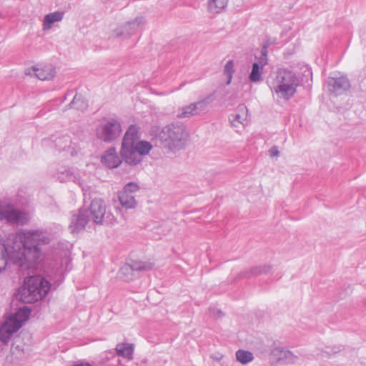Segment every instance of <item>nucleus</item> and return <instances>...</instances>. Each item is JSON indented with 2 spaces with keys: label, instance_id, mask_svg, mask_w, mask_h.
I'll list each match as a JSON object with an SVG mask.
<instances>
[{
  "label": "nucleus",
  "instance_id": "nucleus-10",
  "mask_svg": "<svg viewBox=\"0 0 366 366\" xmlns=\"http://www.w3.org/2000/svg\"><path fill=\"white\" fill-rule=\"evenodd\" d=\"M144 24V19L143 17H137L114 29L113 36L116 38L128 39L134 34L140 26Z\"/></svg>",
  "mask_w": 366,
  "mask_h": 366
},
{
  "label": "nucleus",
  "instance_id": "nucleus-9",
  "mask_svg": "<svg viewBox=\"0 0 366 366\" xmlns=\"http://www.w3.org/2000/svg\"><path fill=\"white\" fill-rule=\"evenodd\" d=\"M139 187L134 182H129L124 187L123 191L119 192L118 199L121 205L128 209H133L137 206L134 193L139 191Z\"/></svg>",
  "mask_w": 366,
  "mask_h": 366
},
{
  "label": "nucleus",
  "instance_id": "nucleus-23",
  "mask_svg": "<svg viewBox=\"0 0 366 366\" xmlns=\"http://www.w3.org/2000/svg\"><path fill=\"white\" fill-rule=\"evenodd\" d=\"M272 269V267L270 265L263 264V265H259L254 267L250 268L249 270H247L245 272H243L241 275L244 277H252L257 276L261 274H267Z\"/></svg>",
  "mask_w": 366,
  "mask_h": 366
},
{
  "label": "nucleus",
  "instance_id": "nucleus-12",
  "mask_svg": "<svg viewBox=\"0 0 366 366\" xmlns=\"http://www.w3.org/2000/svg\"><path fill=\"white\" fill-rule=\"evenodd\" d=\"M270 355L277 362L285 364H295L298 360L297 355L282 347H274L272 350Z\"/></svg>",
  "mask_w": 366,
  "mask_h": 366
},
{
  "label": "nucleus",
  "instance_id": "nucleus-24",
  "mask_svg": "<svg viewBox=\"0 0 366 366\" xmlns=\"http://www.w3.org/2000/svg\"><path fill=\"white\" fill-rule=\"evenodd\" d=\"M212 97L213 94H210L199 101L194 102L197 115L206 114L207 112L209 105L214 100Z\"/></svg>",
  "mask_w": 366,
  "mask_h": 366
},
{
  "label": "nucleus",
  "instance_id": "nucleus-6",
  "mask_svg": "<svg viewBox=\"0 0 366 366\" xmlns=\"http://www.w3.org/2000/svg\"><path fill=\"white\" fill-rule=\"evenodd\" d=\"M137 127L134 125H131L126 132L122 142L120 152L122 158L127 164L130 165H137L142 159L133 145L134 141L137 137Z\"/></svg>",
  "mask_w": 366,
  "mask_h": 366
},
{
  "label": "nucleus",
  "instance_id": "nucleus-33",
  "mask_svg": "<svg viewBox=\"0 0 366 366\" xmlns=\"http://www.w3.org/2000/svg\"><path fill=\"white\" fill-rule=\"evenodd\" d=\"M257 63L259 64V66H260L261 68H263L264 66H265L267 64V56L261 55L260 57L259 58L258 62H257Z\"/></svg>",
  "mask_w": 366,
  "mask_h": 366
},
{
  "label": "nucleus",
  "instance_id": "nucleus-7",
  "mask_svg": "<svg viewBox=\"0 0 366 366\" xmlns=\"http://www.w3.org/2000/svg\"><path fill=\"white\" fill-rule=\"evenodd\" d=\"M6 219L8 222L18 225L26 224L29 219V214L14 209V206L6 202H0V220Z\"/></svg>",
  "mask_w": 366,
  "mask_h": 366
},
{
  "label": "nucleus",
  "instance_id": "nucleus-5",
  "mask_svg": "<svg viewBox=\"0 0 366 366\" xmlns=\"http://www.w3.org/2000/svg\"><path fill=\"white\" fill-rule=\"evenodd\" d=\"M269 81L270 88L284 99H290L296 92L298 79L292 71L281 69L272 74Z\"/></svg>",
  "mask_w": 366,
  "mask_h": 366
},
{
  "label": "nucleus",
  "instance_id": "nucleus-21",
  "mask_svg": "<svg viewBox=\"0 0 366 366\" xmlns=\"http://www.w3.org/2000/svg\"><path fill=\"white\" fill-rule=\"evenodd\" d=\"M63 17L64 12L59 11L46 14L43 21V30L50 29L54 23L61 21Z\"/></svg>",
  "mask_w": 366,
  "mask_h": 366
},
{
  "label": "nucleus",
  "instance_id": "nucleus-37",
  "mask_svg": "<svg viewBox=\"0 0 366 366\" xmlns=\"http://www.w3.org/2000/svg\"><path fill=\"white\" fill-rule=\"evenodd\" d=\"M222 355H221V356L218 358V360L222 359Z\"/></svg>",
  "mask_w": 366,
  "mask_h": 366
},
{
  "label": "nucleus",
  "instance_id": "nucleus-27",
  "mask_svg": "<svg viewBox=\"0 0 366 366\" xmlns=\"http://www.w3.org/2000/svg\"><path fill=\"white\" fill-rule=\"evenodd\" d=\"M88 107L86 101L80 94H76L71 103L66 107L76 109L77 110L84 111Z\"/></svg>",
  "mask_w": 366,
  "mask_h": 366
},
{
  "label": "nucleus",
  "instance_id": "nucleus-15",
  "mask_svg": "<svg viewBox=\"0 0 366 366\" xmlns=\"http://www.w3.org/2000/svg\"><path fill=\"white\" fill-rule=\"evenodd\" d=\"M22 246L19 237L16 234H10L6 239L0 235V253L10 251L9 249H21Z\"/></svg>",
  "mask_w": 366,
  "mask_h": 366
},
{
  "label": "nucleus",
  "instance_id": "nucleus-31",
  "mask_svg": "<svg viewBox=\"0 0 366 366\" xmlns=\"http://www.w3.org/2000/svg\"><path fill=\"white\" fill-rule=\"evenodd\" d=\"M263 68H261L257 63H253L252 71L249 74V79L252 82H259L262 80V70Z\"/></svg>",
  "mask_w": 366,
  "mask_h": 366
},
{
  "label": "nucleus",
  "instance_id": "nucleus-17",
  "mask_svg": "<svg viewBox=\"0 0 366 366\" xmlns=\"http://www.w3.org/2000/svg\"><path fill=\"white\" fill-rule=\"evenodd\" d=\"M55 177L60 182H66L68 181H72L77 183L82 189V191L85 194L88 191V188L84 187L80 182L79 178L70 169H64V171L57 172L55 174Z\"/></svg>",
  "mask_w": 366,
  "mask_h": 366
},
{
  "label": "nucleus",
  "instance_id": "nucleus-34",
  "mask_svg": "<svg viewBox=\"0 0 366 366\" xmlns=\"http://www.w3.org/2000/svg\"><path fill=\"white\" fill-rule=\"evenodd\" d=\"M269 154L272 157H278L280 154V152L276 147H273L269 150Z\"/></svg>",
  "mask_w": 366,
  "mask_h": 366
},
{
  "label": "nucleus",
  "instance_id": "nucleus-29",
  "mask_svg": "<svg viewBox=\"0 0 366 366\" xmlns=\"http://www.w3.org/2000/svg\"><path fill=\"white\" fill-rule=\"evenodd\" d=\"M52 141L54 144V147L59 151L64 150L66 148L69 147L71 143L70 137L68 135L55 137Z\"/></svg>",
  "mask_w": 366,
  "mask_h": 366
},
{
  "label": "nucleus",
  "instance_id": "nucleus-4",
  "mask_svg": "<svg viewBox=\"0 0 366 366\" xmlns=\"http://www.w3.org/2000/svg\"><path fill=\"white\" fill-rule=\"evenodd\" d=\"M51 284L39 275H29L19 288L16 298L24 303L31 304L44 298L49 291Z\"/></svg>",
  "mask_w": 366,
  "mask_h": 366
},
{
  "label": "nucleus",
  "instance_id": "nucleus-13",
  "mask_svg": "<svg viewBox=\"0 0 366 366\" xmlns=\"http://www.w3.org/2000/svg\"><path fill=\"white\" fill-rule=\"evenodd\" d=\"M153 264L144 262H134L132 264H127L120 269V274L124 275L127 280H130L134 271H147L152 269Z\"/></svg>",
  "mask_w": 366,
  "mask_h": 366
},
{
  "label": "nucleus",
  "instance_id": "nucleus-28",
  "mask_svg": "<svg viewBox=\"0 0 366 366\" xmlns=\"http://www.w3.org/2000/svg\"><path fill=\"white\" fill-rule=\"evenodd\" d=\"M228 0H209L208 9L212 13L221 12L227 5Z\"/></svg>",
  "mask_w": 366,
  "mask_h": 366
},
{
  "label": "nucleus",
  "instance_id": "nucleus-11",
  "mask_svg": "<svg viewBox=\"0 0 366 366\" xmlns=\"http://www.w3.org/2000/svg\"><path fill=\"white\" fill-rule=\"evenodd\" d=\"M330 92L338 96L349 90L350 83L346 76L329 77L327 81Z\"/></svg>",
  "mask_w": 366,
  "mask_h": 366
},
{
  "label": "nucleus",
  "instance_id": "nucleus-16",
  "mask_svg": "<svg viewBox=\"0 0 366 366\" xmlns=\"http://www.w3.org/2000/svg\"><path fill=\"white\" fill-rule=\"evenodd\" d=\"M102 162L109 168H116L122 163V158L117 154L115 148L111 147L102 156Z\"/></svg>",
  "mask_w": 366,
  "mask_h": 366
},
{
  "label": "nucleus",
  "instance_id": "nucleus-26",
  "mask_svg": "<svg viewBox=\"0 0 366 366\" xmlns=\"http://www.w3.org/2000/svg\"><path fill=\"white\" fill-rule=\"evenodd\" d=\"M116 351L119 356L127 358L128 360L132 359L134 348L131 344L119 343L116 347Z\"/></svg>",
  "mask_w": 366,
  "mask_h": 366
},
{
  "label": "nucleus",
  "instance_id": "nucleus-3",
  "mask_svg": "<svg viewBox=\"0 0 366 366\" xmlns=\"http://www.w3.org/2000/svg\"><path fill=\"white\" fill-rule=\"evenodd\" d=\"M189 137L187 126L182 122H171L163 127L158 138L162 147L175 152L184 147Z\"/></svg>",
  "mask_w": 366,
  "mask_h": 366
},
{
  "label": "nucleus",
  "instance_id": "nucleus-32",
  "mask_svg": "<svg viewBox=\"0 0 366 366\" xmlns=\"http://www.w3.org/2000/svg\"><path fill=\"white\" fill-rule=\"evenodd\" d=\"M234 72V62L232 60H229L227 62V64L224 66V73L228 77V80L227 82V84H230Z\"/></svg>",
  "mask_w": 366,
  "mask_h": 366
},
{
  "label": "nucleus",
  "instance_id": "nucleus-1",
  "mask_svg": "<svg viewBox=\"0 0 366 366\" xmlns=\"http://www.w3.org/2000/svg\"><path fill=\"white\" fill-rule=\"evenodd\" d=\"M19 239L21 249L0 253V273L9 262L18 265L22 271L34 268L42 259V247L50 243L51 236L46 231L29 229L19 233Z\"/></svg>",
  "mask_w": 366,
  "mask_h": 366
},
{
  "label": "nucleus",
  "instance_id": "nucleus-8",
  "mask_svg": "<svg viewBox=\"0 0 366 366\" xmlns=\"http://www.w3.org/2000/svg\"><path fill=\"white\" fill-rule=\"evenodd\" d=\"M122 127L120 122L114 118L104 119L97 129V135L99 139L111 142L120 136Z\"/></svg>",
  "mask_w": 366,
  "mask_h": 366
},
{
  "label": "nucleus",
  "instance_id": "nucleus-2",
  "mask_svg": "<svg viewBox=\"0 0 366 366\" xmlns=\"http://www.w3.org/2000/svg\"><path fill=\"white\" fill-rule=\"evenodd\" d=\"M90 219L97 224H113L115 217L101 198L94 199L90 203L89 209L81 208L77 214H73L69 228L72 233L84 229Z\"/></svg>",
  "mask_w": 366,
  "mask_h": 366
},
{
  "label": "nucleus",
  "instance_id": "nucleus-20",
  "mask_svg": "<svg viewBox=\"0 0 366 366\" xmlns=\"http://www.w3.org/2000/svg\"><path fill=\"white\" fill-rule=\"evenodd\" d=\"M247 113V107L239 104L237 108V113L229 117V122L233 127H238L239 124H244Z\"/></svg>",
  "mask_w": 366,
  "mask_h": 366
},
{
  "label": "nucleus",
  "instance_id": "nucleus-19",
  "mask_svg": "<svg viewBox=\"0 0 366 366\" xmlns=\"http://www.w3.org/2000/svg\"><path fill=\"white\" fill-rule=\"evenodd\" d=\"M31 312V310L28 307L19 308L13 316L8 318V320L9 322H11L14 325H19L21 328L23 324L28 320Z\"/></svg>",
  "mask_w": 366,
  "mask_h": 366
},
{
  "label": "nucleus",
  "instance_id": "nucleus-36",
  "mask_svg": "<svg viewBox=\"0 0 366 366\" xmlns=\"http://www.w3.org/2000/svg\"><path fill=\"white\" fill-rule=\"evenodd\" d=\"M261 55H262V56H267V46L266 45H264L262 47Z\"/></svg>",
  "mask_w": 366,
  "mask_h": 366
},
{
  "label": "nucleus",
  "instance_id": "nucleus-22",
  "mask_svg": "<svg viewBox=\"0 0 366 366\" xmlns=\"http://www.w3.org/2000/svg\"><path fill=\"white\" fill-rule=\"evenodd\" d=\"M139 137L137 131V137L136 139L134 141L133 145L135 147L140 157L142 158V156L147 155L149 153V152L152 149V146L149 142L139 141Z\"/></svg>",
  "mask_w": 366,
  "mask_h": 366
},
{
  "label": "nucleus",
  "instance_id": "nucleus-30",
  "mask_svg": "<svg viewBox=\"0 0 366 366\" xmlns=\"http://www.w3.org/2000/svg\"><path fill=\"white\" fill-rule=\"evenodd\" d=\"M236 358L242 364H247L254 359L253 354L247 350H239L236 352Z\"/></svg>",
  "mask_w": 366,
  "mask_h": 366
},
{
  "label": "nucleus",
  "instance_id": "nucleus-18",
  "mask_svg": "<svg viewBox=\"0 0 366 366\" xmlns=\"http://www.w3.org/2000/svg\"><path fill=\"white\" fill-rule=\"evenodd\" d=\"M20 329V325H14L7 319L6 322L0 327V341L6 344L11 340L14 333Z\"/></svg>",
  "mask_w": 366,
  "mask_h": 366
},
{
  "label": "nucleus",
  "instance_id": "nucleus-25",
  "mask_svg": "<svg viewBox=\"0 0 366 366\" xmlns=\"http://www.w3.org/2000/svg\"><path fill=\"white\" fill-rule=\"evenodd\" d=\"M197 116L194 103L179 108L176 112V117L179 119L190 118Z\"/></svg>",
  "mask_w": 366,
  "mask_h": 366
},
{
  "label": "nucleus",
  "instance_id": "nucleus-14",
  "mask_svg": "<svg viewBox=\"0 0 366 366\" xmlns=\"http://www.w3.org/2000/svg\"><path fill=\"white\" fill-rule=\"evenodd\" d=\"M26 75H34L40 80H50L56 74L54 67L49 64L45 65L42 67L32 66L25 71Z\"/></svg>",
  "mask_w": 366,
  "mask_h": 366
},
{
  "label": "nucleus",
  "instance_id": "nucleus-35",
  "mask_svg": "<svg viewBox=\"0 0 366 366\" xmlns=\"http://www.w3.org/2000/svg\"><path fill=\"white\" fill-rule=\"evenodd\" d=\"M70 366H92L89 363L84 361H76L71 364Z\"/></svg>",
  "mask_w": 366,
  "mask_h": 366
}]
</instances>
